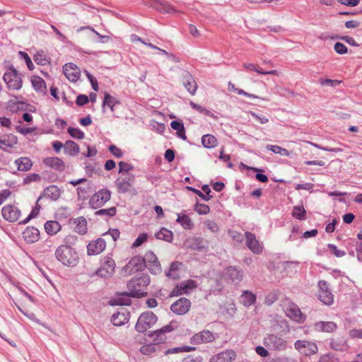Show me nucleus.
I'll return each mask as SVG.
<instances>
[{
	"label": "nucleus",
	"instance_id": "22",
	"mask_svg": "<svg viewBox=\"0 0 362 362\" xmlns=\"http://www.w3.org/2000/svg\"><path fill=\"white\" fill-rule=\"evenodd\" d=\"M46 166L54 168V170L63 171L65 169L64 162L57 157H47L43 160Z\"/></svg>",
	"mask_w": 362,
	"mask_h": 362
},
{
	"label": "nucleus",
	"instance_id": "15",
	"mask_svg": "<svg viewBox=\"0 0 362 362\" xmlns=\"http://www.w3.org/2000/svg\"><path fill=\"white\" fill-rule=\"evenodd\" d=\"M190 306L191 303L187 298H181L171 305L170 310L177 315H184L189 311Z\"/></svg>",
	"mask_w": 362,
	"mask_h": 362
},
{
	"label": "nucleus",
	"instance_id": "63",
	"mask_svg": "<svg viewBox=\"0 0 362 362\" xmlns=\"http://www.w3.org/2000/svg\"><path fill=\"white\" fill-rule=\"evenodd\" d=\"M88 103V98L86 95H80L76 98V104L79 106L84 105Z\"/></svg>",
	"mask_w": 362,
	"mask_h": 362
},
{
	"label": "nucleus",
	"instance_id": "42",
	"mask_svg": "<svg viewBox=\"0 0 362 362\" xmlns=\"http://www.w3.org/2000/svg\"><path fill=\"white\" fill-rule=\"evenodd\" d=\"M117 103H119V101L107 92L104 93L103 106H108L111 109L112 112H113L114 106Z\"/></svg>",
	"mask_w": 362,
	"mask_h": 362
},
{
	"label": "nucleus",
	"instance_id": "43",
	"mask_svg": "<svg viewBox=\"0 0 362 362\" xmlns=\"http://www.w3.org/2000/svg\"><path fill=\"white\" fill-rule=\"evenodd\" d=\"M267 149L272 151L273 153H274L276 154H279L281 156H290V152L286 148H282L277 145H270V144L267 145Z\"/></svg>",
	"mask_w": 362,
	"mask_h": 362
},
{
	"label": "nucleus",
	"instance_id": "53",
	"mask_svg": "<svg viewBox=\"0 0 362 362\" xmlns=\"http://www.w3.org/2000/svg\"><path fill=\"white\" fill-rule=\"evenodd\" d=\"M148 239V235L146 233H141L132 244V247H138L141 246L144 243L146 242Z\"/></svg>",
	"mask_w": 362,
	"mask_h": 362
},
{
	"label": "nucleus",
	"instance_id": "34",
	"mask_svg": "<svg viewBox=\"0 0 362 362\" xmlns=\"http://www.w3.org/2000/svg\"><path fill=\"white\" fill-rule=\"evenodd\" d=\"M32 85L39 92L45 93L47 90L46 83L44 79L37 76H33L31 78Z\"/></svg>",
	"mask_w": 362,
	"mask_h": 362
},
{
	"label": "nucleus",
	"instance_id": "12",
	"mask_svg": "<svg viewBox=\"0 0 362 362\" xmlns=\"http://www.w3.org/2000/svg\"><path fill=\"white\" fill-rule=\"evenodd\" d=\"M1 214L3 217L9 222H16L21 216V211L13 204L4 206L2 208Z\"/></svg>",
	"mask_w": 362,
	"mask_h": 362
},
{
	"label": "nucleus",
	"instance_id": "31",
	"mask_svg": "<svg viewBox=\"0 0 362 362\" xmlns=\"http://www.w3.org/2000/svg\"><path fill=\"white\" fill-rule=\"evenodd\" d=\"M173 330L171 325H168L163 328L155 331L153 334V336H156L157 339H153V341L156 344H160L165 341V338L164 337V334L166 332H170Z\"/></svg>",
	"mask_w": 362,
	"mask_h": 362
},
{
	"label": "nucleus",
	"instance_id": "38",
	"mask_svg": "<svg viewBox=\"0 0 362 362\" xmlns=\"http://www.w3.org/2000/svg\"><path fill=\"white\" fill-rule=\"evenodd\" d=\"M292 216L296 219L303 221L306 219V211L303 206H295L292 210Z\"/></svg>",
	"mask_w": 362,
	"mask_h": 362
},
{
	"label": "nucleus",
	"instance_id": "45",
	"mask_svg": "<svg viewBox=\"0 0 362 362\" xmlns=\"http://www.w3.org/2000/svg\"><path fill=\"white\" fill-rule=\"evenodd\" d=\"M228 90L230 91H234L238 95H243L245 96L252 98H257L258 97L255 95L248 93L243 90V89L238 88L235 86V85L230 82L228 83Z\"/></svg>",
	"mask_w": 362,
	"mask_h": 362
},
{
	"label": "nucleus",
	"instance_id": "23",
	"mask_svg": "<svg viewBox=\"0 0 362 362\" xmlns=\"http://www.w3.org/2000/svg\"><path fill=\"white\" fill-rule=\"evenodd\" d=\"M286 313L289 318L298 322H303L305 320V316L303 315L300 309L295 305L288 308Z\"/></svg>",
	"mask_w": 362,
	"mask_h": 362
},
{
	"label": "nucleus",
	"instance_id": "61",
	"mask_svg": "<svg viewBox=\"0 0 362 362\" xmlns=\"http://www.w3.org/2000/svg\"><path fill=\"white\" fill-rule=\"evenodd\" d=\"M109 149L117 158H121L123 155L122 150L114 145L110 146Z\"/></svg>",
	"mask_w": 362,
	"mask_h": 362
},
{
	"label": "nucleus",
	"instance_id": "18",
	"mask_svg": "<svg viewBox=\"0 0 362 362\" xmlns=\"http://www.w3.org/2000/svg\"><path fill=\"white\" fill-rule=\"evenodd\" d=\"M18 143V138L12 134H4L0 136V149L8 151Z\"/></svg>",
	"mask_w": 362,
	"mask_h": 362
},
{
	"label": "nucleus",
	"instance_id": "1",
	"mask_svg": "<svg viewBox=\"0 0 362 362\" xmlns=\"http://www.w3.org/2000/svg\"><path fill=\"white\" fill-rule=\"evenodd\" d=\"M3 80L9 91L16 92L23 87V75L13 65L5 68Z\"/></svg>",
	"mask_w": 362,
	"mask_h": 362
},
{
	"label": "nucleus",
	"instance_id": "35",
	"mask_svg": "<svg viewBox=\"0 0 362 362\" xmlns=\"http://www.w3.org/2000/svg\"><path fill=\"white\" fill-rule=\"evenodd\" d=\"M64 147V152L70 156H74L79 153L78 145L73 141H66Z\"/></svg>",
	"mask_w": 362,
	"mask_h": 362
},
{
	"label": "nucleus",
	"instance_id": "24",
	"mask_svg": "<svg viewBox=\"0 0 362 362\" xmlns=\"http://www.w3.org/2000/svg\"><path fill=\"white\" fill-rule=\"evenodd\" d=\"M23 238L28 243H35L39 240L40 231L35 227H28L23 232Z\"/></svg>",
	"mask_w": 362,
	"mask_h": 362
},
{
	"label": "nucleus",
	"instance_id": "32",
	"mask_svg": "<svg viewBox=\"0 0 362 362\" xmlns=\"http://www.w3.org/2000/svg\"><path fill=\"white\" fill-rule=\"evenodd\" d=\"M17 168L20 171H28L33 166L31 160L28 157H21L15 160Z\"/></svg>",
	"mask_w": 362,
	"mask_h": 362
},
{
	"label": "nucleus",
	"instance_id": "39",
	"mask_svg": "<svg viewBox=\"0 0 362 362\" xmlns=\"http://www.w3.org/2000/svg\"><path fill=\"white\" fill-rule=\"evenodd\" d=\"M202 143L206 148H213L216 146L217 139L211 134H206L202 136Z\"/></svg>",
	"mask_w": 362,
	"mask_h": 362
},
{
	"label": "nucleus",
	"instance_id": "47",
	"mask_svg": "<svg viewBox=\"0 0 362 362\" xmlns=\"http://www.w3.org/2000/svg\"><path fill=\"white\" fill-rule=\"evenodd\" d=\"M68 132L71 135V137L76 139H82L84 138V133L78 129L69 127Z\"/></svg>",
	"mask_w": 362,
	"mask_h": 362
},
{
	"label": "nucleus",
	"instance_id": "62",
	"mask_svg": "<svg viewBox=\"0 0 362 362\" xmlns=\"http://www.w3.org/2000/svg\"><path fill=\"white\" fill-rule=\"evenodd\" d=\"M313 186L314 185L312 183L298 184L296 186L295 189L296 190L304 189V190L310 191L313 189Z\"/></svg>",
	"mask_w": 362,
	"mask_h": 362
},
{
	"label": "nucleus",
	"instance_id": "57",
	"mask_svg": "<svg viewBox=\"0 0 362 362\" xmlns=\"http://www.w3.org/2000/svg\"><path fill=\"white\" fill-rule=\"evenodd\" d=\"M204 225L207 227V228L213 233H216L218 230V226L214 221L211 220H206L204 221Z\"/></svg>",
	"mask_w": 362,
	"mask_h": 362
},
{
	"label": "nucleus",
	"instance_id": "28",
	"mask_svg": "<svg viewBox=\"0 0 362 362\" xmlns=\"http://www.w3.org/2000/svg\"><path fill=\"white\" fill-rule=\"evenodd\" d=\"M62 229L58 221H48L45 223V230L49 235H54Z\"/></svg>",
	"mask_w": 362,
	"mask_h": 362
},
{
	"label": "nucleus",
	"instance_id": "33",
	"mask_svg": "<svg viewBox=\"0 0 362 362\" xmlns=\"http://www.w3.org/2000/svg\"><path fill=\"white\" fill-rule=\"evenodd\" d=\"M240 300L245 306L250 307L255 303L256 296L249 291H245L241 295Z\"/></svg>",
	"mask_w": 362,
	"mask_h": 362
},
{
	"label": "nucleus",
	"instance_id": "5",
	"mask_svg": "<svg viewBox=\"0 0 362 362\" xmlns=\"http://www.w3.org/2000/svg\"><path fill=\"white\" fill-rule=\"evenodd\" d=\"M157 321L156 315L152 312L142 313L136 322V329L139 332H144L151 328Z\"/></svg>",
	"mask_w": 362,
	"mask_h": 362
},
{
	"label": "nucleus",
	"instance_id": "60",
	"mask_svg": "<svg viewBox=\"0 0 362 362\" xmlns=\"http://www.w3.org/2000/svg\"><path fill=\"white\" fill-rule=\"evenodd\" d=\"M86 74L92 85L93 90L95 91H98V84L97 80L94 78V76L93 75L89 74L88 71H86Z\"/></svg>",
	"mask_w": 362,
	"mask_h": 362
},
{
	"label": "nucleus",
	"instance_id": "59",
	"mask_svg": "<svg viewBox=\"0 0 362 362\" xmlns=\"http://www.w3.org/2000/svg\"><path fill=\"white\" fill-rule=\"evenodd\" d=\"M219 159L222 160L223 161H224L226 163H228V167H230V168L232 167V164L230 163V156L228 154L224 153L223 148H222L221 150L220 155H219Z\"/></svg>",
	"mask_w": 362,
	"mask_h": 362
},
{
	"label": "nucleus",
	"instance_id": "46",
	"mask_svg": "<svg viewBox=\"0 0 362 362\" xmlns=\"http://www.w3.org/2000/svg\"><path fill=\"white\" fill-rule=\"evenodd\" d=\"M38 202H39V199H37L35 208L32 210V211L30 212L29 216L25 220L21 221L20 222L21 223H24L25 224V223H28L30 219L36 217L38 215V214L40 212V208H41L40 206L38 204Z\"/></svg>",
	"mask_w": 362,
	"mask_h": 362
},
{
	"label": "nucleus",
	"instance_id": "51",
	"mask_svg": "<svg viewBox=\"0 0 362 362\" xmlns=\"http://www.w3.org/2000/svg\"><path fill=\"white\" fill-rule=\"evenodd\" d=\"M194 210L199 214H208L210 212V208L208 205L204 204H197L194 206Z\"/></svg>",
	"mask_w": 362,
	"mask_h": 362
},
{
	"label": "nucleus",
	"instance_id": "2",
	"mask_svg": "<svg viewBox=\"0 0 362 362\" xmlns=\"http://www.w3.org/2000/svg\"><path fill=\"white\" fill-rule=\"evenodd\" d=\"M57 259L67 267H75L79 260L78 252L70 245L62 244L55 251Z\"/></svg>",
	"mask_w": 362,
	"mask_h": 362
},
{
	"label": "nucleus",
	"instance_id": "48",
	"mask_svg": "<svg viewBox=\"0 0 362 362\" xmlns=\"http://www.w3.org/2000/svg\"><path fill=\"white\" fill-rule=\"evenodd\" d=\"M158 9L161 12L170 13L175 11V8L167 2H161L158 7Z\"/></svg>",
	"mask_w": 362,
	"mask_h": 362
},
{
	"label": "nucleus",
	"instance_id": "27",
	"mask_svg": "<svg viewBox=\"0 0 362 362\" xmlns=\"http://www.w3.org/2000/svg\"><path fill=\"white\" fill-rule=\"evenodd\" d=\"M129 320L128 315L122 311L114 313L111 317V322L115 326H121L126 324Z\"/></svg>",
	"mask_w": 362,
	"mask_h": 362
},
{
	"label": "nucleus",
	"instance_id": "14",
	"mask_svg": "<svg viewBox=\"0 0 362 362\" xmlns=\"http://www.w3.org/2000/svg\"><path fill=\"white\" fill-rule=\"evenodd\" d=\"M63 72L66 78L71 81H77L81 76L80 69L73 63H67L63 66Z\"/></svg>",
	"mask_w": 362,
	"mask_h": 362
},
{
	"label": "nucleus",
	"instance_id": "26",
	"mask_svg": "<svg viewBox=\"0 0 362 362\" xmlns=\"http://www.w3.org/2000/svg\"><path fill=\"white\" fill-rule=\"evenodd\" d=\"M226 274L234 283H239L243 279V272L233 267H229L226 270Z\"/></svg>",
	"mask_w": 362,
	"mask_h": 362
},
{
	"label": "nucleus",
	"instance_id": "3",
	"mask_svg": "<svg viewBox=\"0 0 362 362\" xmlns=\"http://www.w3.org/2000/svg\"><path fill=\"white\" fill-rule=\"evenodd\" d=\"M149 283L150 279L148 275L143 274L139 277L132 279L127 283L128 296L136 298L146 296L147 294V286Z\"/></svg>",
	"mask_w": 362,
	"mask_h": 362
},
{
	"label": "nucleus",
	"instance_id": "13",
	"mask_svg": "<svg viewBox=\"0 0 362 362\" xmlns=\"http://www.w3.org/2000/svg\"><path fill=\"white\" fill-rule=\"evenodd\" d=\"M143 259H144V266L146 265L151 273L158 274L160 272V263L153 252H147Z\"/></svg>",
	"mask_w": 362,
	"mask_h": 362
},
{
	"label": "nucleus",
	"instance_id": "52",
	"mask_svg": "<svg viewBox=\"0 0 362 362\" xmlns=\"http://www.w3.org/2000/svg\"><path fill=\"white\" fill-rule=\"evenodd\" d=\"M47 195H51L54 199H57L60 196V190L56 186H51L46 189Z\"/></svg>",
	"mask_w": 362,
	"mask_h": 362
},
{
	"label": "nucleus",
	"instance_id": "11",
	"mask_svg": "<svg viewBox=\"0 0 362 362\" xmlns=\"http://www.w3.org/2000/svg\"><path fill=\"white\" fill-rule=\"evenodd\" d=\"M115 262L110 257H105L101 267L98 269L96 274L102 278H109L115 272Z\"/></svg>",
	"mask_w": 362,
	"mask_h": 362
},
{
	"label": "nucleus",
	"instance_id": "64",
	"mask_svg": "<svg viewBox=\"0 0 362 362\" xmlns=\"http://www.w3.org/2000/svg\"><path fill=\"white\" fill-rule=\"evenodd\" d=\"M256 353L262 357H267L269 356V352L262 346H257L255 348Z\"/></svg>",
	"mask_w": 362,
	"mask_h": 362
},
{
	"label": "nucleus",
	"instance_id": "49",
	"mask_svg": "<svg viewBox=\"0 0 362 362\" xmlns=\"http://www.w3.org/2000/svg\"><path fill=\"white\" fill-rule=\"evenodd\" d=\"M116 208L111 207L107 209H100L95 212V214L99 216H114L116 214Z\"/></svg>",
	"mask_w": 362,
	"mask_h": 362
},
{
	"label": "nucleus",
	"instance_id": "6",
	"mask_svg": "<svg viewBox=\"0 0 362 362\" xmlns=\"http://www.w3.org/2000/svg\"><path fill=\"white\" fill-rule=\"evenodd\" d=\"M110 198V191L107 189H102L93 194L89 200V205L91 208L96 209L103 206Z\"/></svg>",
	"mask_w": 362,
	"mask_h": 362
},
{
	"label": "nucleus",
	"instance_id": "21",
	"mask_svg": "<svg viewBox=\"0 0 362 362\" xmlns=\"http://www.w3.org/2000/svg\"><path fill=\"white\" fill-rule=\"evenodd\" d=\"M214 339V336L211 332L204 330L194 335L192 341L194 344L208 343L213 341Z\"/></svg>",
	"mask_w": 362,
	"mask_h": 362
},
{
	"label": "nucleus",
	"instance_id": "40",
	"mask_svg": "<svg viewBox=\"0 0 362 362\" xmlns=\"http://www.w3.org/2000/svg\"><path fill=\"white\" fill-rule=\"evenodd\" d=\"M180 263L174 262L170 264V269L167 273V276L171 279H176L179 278V268Z\"/></svg>",
	"mask_w": 362,
	"mask_h": 362
},
{
	"label": "nucleus",
	"instance_id": "56",
	"mask_svg": "<svg viewBox=\"0 0 362 362\" xmlns=\"http://www.w3.org/2000/svg\"><path fill=\"white\" fill-rule=\"evenodd\" d=\"M334 49L335 52L339 54H344L348 52L347 47L341 42H336Z\"/></svg>",
	"mask_w": 362,
	"mask_h": 362
},
{
	"label": "nucleus",
	"instance_id": "29",
	"mask_svg": "<svg viewBox=\"0 0 362 362\" xmlns=\"http://www.w3.org/2000/svg\"><path fill=\"white\" fill-rule=\"evenodd\" d=\"M243 67L247 71H255L259 74H262V75L270 74V75H274V76L279 75V72L277 70L274 69V70H271V71H264L261 68L257 67L255 64H244Z\"/></svg>",
	"mask_w": 362,
	"mask_h": 362
},
{
	"label": "nucleus",
	"instance_id": "25",
	"mask_svg": "<svg viewBox=\"0 0 362 362\" xmlns=\"http://www.w3.org/2000/svg\"><path fill=\"white\" fill-rule=\"evenodd\" d=\"M314 328L317 332H332L337 328V325L333 322H318L314 325Z\"/></svg>",
	"mask_w": 362,
	"mask_h": 362
},
{
	"label": "nucleus",
	"instance_id": "7",
	"mask_svg": "<svg viewBox=\"0 0 362 362\" xmlns=\"http://www.w3.org/2000/svg\"><path fill=\"white\" fill-rule=\"evenodd\" d=\"M144 267V259L139 256L134 257L124 266L121 273L124 276L132 275L134 273L141 270Z\"/></svg>",
	"mask_w": 362,
	"mask_h": 362
},
{
	"label": "nucleus",
	"instance_id": "54",
	"mask_svg": "<svg viewBox=\"0 0 362 362\" xmlns=\"http://www.w3.org/2000/svg\"><path fill=\"white\" fill-rule=\"evenodd\" d=\"M155 347L153 344H146L140 348V352L146 356H149L155 352Z\"/></svg>",
	"mask_w": 362,
	"mask_h": 362
},
{
	"label": "nucleus",
	"instance_id": "9",
	"mask_svg": "<svg viewBox=\"0 0 362 362\" xmlns=\"http://www.w3.org/2000/svg\"><path fill=\"white\" fill-rule=\"evenodd\" d=\"M264 344L269 349L282 351L286 349L287 342L281 337L270 334L264 339Z\"/></svg>",
	"mask_w": 362,
	"mask_h": 362
},
{
	"label": "nucleus",
	"instance_id": "16",
	"mask_svg": "<svg viewBox=\"0 0 362 362\" xmlns=\"http://www.w3.org/2000/svg\"><path fill=\"white\" fill-rule=\"evenodd\" d=\"M236 352L233 349H226L214 355L209 362H232L236 358Z\"/></svg>",
	"mask_w": 362,
	"mask_h": 362
},
{
	"label": "nucleus",
	"instance_id": "20",
	"mask_svg": "<svg viewBox=\"0 0 362 362\" xmlns=\"http://www.w3.org/2000/svg\"><path fill=\"white\" fill-rule=\"evenodd\" d=\"M245 238L246 245L252 252L257 254L262 252V247L252 233L246 232Z\"/></svg>",
	"mask_w": 362,
	"mask_h": 362
},
{
	"label": "nucleus",
	"instance_id": "37",
	"mask_svg": "<svg viewBox=\"0 0 362 362\" xmlns=\"http://www.w3.org/2000/svg\"><path fill=\"white\" fill-rule=\"evenodd\" d=\"M170 127L174 130L177 131V135L185 140L187 139V136L185 135V129L183 125V123L180 121H173L170 123Z\"/></svg>",
	"mask_w": 362,
	"mask_h": 362
},
{
	"label": "nucleus",
	"instance_id": "55",
	"mask_svg": "<svg viewBox=\"0 0 362 362\" xmlns=\"http://www.w3.org/2000/svg\"><path fill=\"white\" fill-rule=\"evenodd\" d=\"M132 169V166L130 164L120 161L119 163V173L122 174L123 173H129V171Z\"/></svg>",
	"mask_w": 362,
	"mask_h": 362
},
{
	"label": "nucleus",
	"instance_id": "4",
	"mask_svg": "<svg viewBox=\"0 0 362 362\" xmlns=\"http://www.w3.org/2000/svg\"><path fill=\"white\" fill-rule=\"evenodd\" d=\"M134 176L129 173L122 174L115 181L117 191L119 193L131 192L134 190L133 182Z\"/></svg>",
	"mask_w": 362,
	"mask_h": 362
},
{
	"label": "nucleus",
	"instance_id": "30",
	"mask_svg": "<svg viewBox=\"0 0 362 362\" xmlns=\"http://www.w3.org/2000/svg\"><path fill=\"white\" fill-rule=\"evenodd\" d=\"M176 221L185 230H191L194 227L192 219L185 214H178Z\"/></svg>",
	"mask_w": 362,
	"mask_h": 362
},
{
	"label": "nucleus",
	"instance_id": "50",
	"mask_svg": "<svg viewBox=\"0 0 362 362\" xmlns=\"http://www.w3.org/2000/svg\"><path fill=\"white\" fill-rule=\"evenodd\" d=\"M194 348L187 346H183L180 347L173 348L171 349H169L167 351V354H177L180 352H189L191 351H193Z\"/></svg>",
	"mask_w": 362,
	"mask_h": 362
},
{
	"label": "nucleus",
	"instance_id": "10",
	"mask_svg": "<svg viewBox=\"0 0 362 362\" xmlns=\"http://www.w3.org/2000/svg\"><path fill=\"white\" fill-rule=\"evenodd\" d=\"M318 298L325 305H332L334 302V296L329 291L328 284L324 280H320L318 282Z\"/></svg>",
	"mask_w": 362,
	"mask_h": 362
},
{
	"label": "nucleus",
	"instance_id": "36",
	"mask_svg": "<svg viewBox=\"0 0 362 362\" xmlns=\"http://www.w3.org/2000/svg\"><path fill=\"white\" fill-rule=\"evenodd\" d=\"M183 83L185 88L192 95H194L197 89V84L194 79L190 75H187L185 76Z\"/></svg>",
	"mask_w": 362,
	"mask_h": 362
},
{
	"label": "nucleus",
	"instance_id": "58",
	"mask_svg": "<svg viewBox=\"0 0 362 362\" xmlns=\"http://www.w3.org/2000/svg\"><path fill=\"white\" fill-rule=\"evenodd\" d=\"M319 82L322 86H334L340 83V81H339L337 80H332V79H329V78H320Z\"/></svg>",
	"mask_w": 362,
	"mask_h": 362
},
{
	"label": "nucleus",
	"instance_id": "44",
	"mask_svg": "<svg viewBox=\"0 0 362 362\" xmlns=\"http://www.w3.org/2000/svg\"><path fill=\"white\" fill-rule=\"evenodd\" d=\"M75 230L79 234H85L87 232V221L85 218L77 219Z\"/></svg>",
	"mask_w": 362,
	"mask_h": 362
},
{
	"label": "nucleus",
	"instance_id": "17",
	"mask_svg": "<svg viewBox=\"0 0 362 362\" xmlns=\"http://www.w3.org/2000/svg\"><path fill=\"white\" fill-rule=\"evenodd\" d=\"M105 241L102 238H98L88 245V254L90 255H98L105 250Z\"/></svg>",
	"mask_w": 362,
	"mask_h": 362
},
{
	"label": "nucleus",
	"instance_id": "19",
	"mask_svg": "<svg viewBox=\"0 0 362 362\" xmlns=\"http://www.w3.org/2000/svg\"><path fill=\"white\" fill-rule=\"evenodd\" d=\"M197 285L192 280H188L181 282L173 290V295L179 296L187 293L190 290L196 288Z\"/></svg>",
	"mask_w": 362,
	"mask_h": 362
},
{
	"label": "nucleus",
	"instance_id": "41",
	"mask_svg": "<svg viewBox=\"0 0 362 362\" xmlns=\"http://www.w3.org/2000/svg\"><path fill=\"white\" fill-rule=\"evenodd\" d=\"M173 233L164 228L156 234V238L168 242H170L173 240Z\"/></svg>",
	"mask_w": 362,
	"mask_h": 362
},
{
	"label": "nucleus",
	"instance_id": "8",
	"mask_svg": "<svg viewBox=\"0 0 362 362\" xmlns=\"http://www.w3.org/2000/svg\"><path fill=\"white\" fill-rule=\"evenodd\" d=\"M294 346L297 351L305 356L315 354L318 351L317 344L311 341L298 340L295 342Z\"/></svg>",
	"mask_w": 362,
	"mask_h": 362
}]
</instances>
